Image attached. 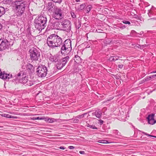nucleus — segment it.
I'll list each match as a JSON object with an SVG mask.
<instances>
[{
    "instance_id": "nucleus-42",
    "label": "nucleus",
    "mask_w": 156,
    "mask_h": 156,
    "mask_svg": "<svg viewBox=\"0 0 156 156\" xmlns=\"http://www.w3.org/2000/svg\"><path fill=\"white\" fill-rule=\"evenodd\" d=\"M68 147L70 149H72L74 148V147L73 146H69Z\"/></svg>"
},
{
    "instance_id": "nucleus-19",
    "label": "nucleus",
    "mask_w": 156,
    "mask_h": 156,
    "mask_svg": "<svg viewBox=\"0 0 156 156\" xmlns=\"http://www.w3.org/2000/svg\"><path fill=\"white\" fill-rule=\"evenodd\" d=\"M44 120L47 121L49 123H52L54 122H56L57 119L53 118H49L48 117L45 118Z\"/></svg>"
},
{
    "instance_id": "nucleus-32",
    "label": "nucleus",
    "mask_w": 156,
    "mask_h": 156,
    "mask_svg": "<svg viewBox=\"0 0 156 156\" xmlns=\"http://www.w3.org/2000/svg\"><path fill=\"white\" fill-rule=\"evenodd\" d=\"M12 0H3L4 3L6 4H10L12 2Z\"/></svg>"
},
{
    "instance_id": "nucleus-40",
    "label": "nucleus",
    "mask_w": 156,
    "mask_h": 156,
    "mask_svg": "<svg viewBox=\"0 0 156 156\" xmlns=\"http://www.w3.org/2000/svg\"><path fill=\"white\" fill-rule=\"evenodd\" d=\"M131 34H133L134 33H137L136 32L135 30H133L131 31Z\"/></svg>"
},
{
    "instance_id": "nucleus-18",
    "label": "nucleus",
    "mask_w": 156,
    "mask_h": 156,
    "mask_svg": "<svg viewBox=\"0 0 156 156\" xmlns=\"http://www.w3.org/2000/svg\"><path fill=\"white\" fill-rule=\"evenodd\" d=\"M54 5L51 2H49L48 5L46 6V8L48 9L49 11H52L54 9Z\"/></svg>"
},
{
    "instance_id": "nucleus-29",
    "label": "nucleus",
    "mask_w": 156,
    "mask_h": 156,
    "mask_svg": "<svg viewBox=\"0 0 156 156\" xmlns=\"http://www.w3.org/2000/svg\"><path fill=\"white\" fill-rule=\"evenodd\" d=\"M92 8V6L91 5H89L87 6L86 8V10L87 11V13L89 12L91 10Z\"/></svg>"
},
{
    "instance_id": "nucleus-10",
    "label": "nucleus",
    "mask_w": 156,
    "mask_h": 156,
    "mask_svg": "<svg viewBox=\"0 0 156 156\" xmlns=\"http://www.w3.org/2000/svg\"><path fill=\"white\" fill-rule=\"evenodd\" d=\"M12 74L5 73L4 72H2L0 69V78L3 80H9L12 77Z\"/></svg>"
},
{
    "instance_id": "nucleus-25",
    "label": "nucleus",
    "mask_w": 156,
    "mask_h": 156,
    "mask_svg": "<svg viewBox=\"0 0 156 156\" xmlns=\"http://www.w3.org/2000/svg\"><path fill=\"white\" fill-rule=\"evenodd\" d=\"M31 119L32 120H43L45 119V118L44 117H33L32 118H31Z\"/></svg>"
},
{
    "instance_id": "nucleus-30",
    "label": "nucleus",
    "mask_w": 156,
    "mask_h": 156,
    "mask_svg": "<svg viewBox=\"0 0 156 156\" xmlns=\"http://www.w3.org/2000/svg\"><path fill=\"white\" fill-rule=\"evenodd\" d=\"M98 142L102 144H107L108 143V141L107 140H98Z\"/></svg>"
},
{
    "instance_id": "nucleus-39",
    "label": "nucleus",
    "mask_w": 156,
    "mask_h": 156,
    "mask_svg": "<svg viewBox=\"0 0 156 156\" xmlns=\"http://www.w3.org/2000/svg\"><path fill=\"white\" fill-rule=\"evenodd\" d=\"M123 66V65L121 64V65H118V66L119 68L122 69V68Z\"/></svg>"
},
{
    "instance_id": "nucleus-51",
    "label": "nucleus",
    "mask_w": 156,
    "mask_h": 156,
    "mask_svg": "<svg viewBox=\"0 0 156 156\" xmlns=\"http://www.w3.org/2000/svg\"><path fill=\"white\" fill-rule=\"evenodd\" d=\"M114 131H115L116 133H117H117L118 132V131L117 130H114Z\"/></svg>"
},
{
    "instance_id": "nucleus-27",
    "label": "nucleus",
    "mask_w": 156,
    "mask_h": 156,
    "mask_svg": "<svg viewBox=\"0 0 156 156\" xmlns=\"http://www.w3.org/2000/svg\"><path fill=\"white\" fill-rule=\"evenodd\" d=\"M34 84V82L31 80H28L26 83L25 85H28L29 86H30L32 85H33Z\"/></svg>"
},
{
    "instance_id": "nucleus-2",
    "label": "nucleus",
    "mask_w": 156,
    "mask_h": 156,
    "mask_svg": "<svg viewBox=\"0 0 156 156\" xmlns=\"http://www.w3.org/2000/svg\"><path fill=\"white\" fill-rule=\"evenodd\" d=\"M47 21V18L45 15L37 17L34 21L35 28L38 30L41 31L46 27Z\"/></svg>"
},
{
    "instance_id": "nucleus-13",
    "label": "nucleus",
    "mask_w": 156,
    "mask_h": 156,
    "mask_svg": "<svg viewBox=\"0 0 156 156\" xmlns=\"http://www.w3.org/2000/svg\"><path fill=\"white\" fill-rule=\"evenodd\" d=\"M71 51L69 48H68L67 49L66 47L63 45L61 48V53L65 55H67Z\"/></svg>"
},
{
    "instance_id": "nucleus-1",
    "label": "nucleus",
    "mask_w": 156,
    "mask_h": 156,
    "mask_svg": "<svg viewBox=\"0 0 156 156\" xmlns=\"http://www.w3.org/2000/svg\"><path fill=\"white\" fill-rule=\"evenodd\" d=\"M71 26L70 21L67 20H63L60 23L58 22H54L51 25V27L53 29L63 30L70 34L72 32L71 31Z\"/></svg>"
},
{
    "instance_id": "nucleus-35",
    "label": "nucleus",
    "mask_w": 156,
    "mask_h": 156,
    "mask_svg": "<svg viewBox=\"0 0 156 156\" xmlns=\"http://www.w3.org/2000/svg\"><path fill=\"white\" fill-rule=\"evenodd\" d=\"M122 22L125 24H130V23L128 21H126V20H124L122 21Z\"/></svg>"
},
{
    "instance_id": "nucleus-44",
    "label": "nucleus",
    "mask_w": 156,
    "mask_h": 156,
    "mask_svg": "<svg viewBox=\"0 0 156 156\" xmlns=\"http://www.w3.org/2000/svg\"><path fill=\"white\" fill-rule=\"evenodd\" d=\"M58 148L61 149H65V148L64 147L62 146Z\"/></svg>"
},
{
    "instance_id": "nucleus-7",
    "label": "nucleus",
    "mask_w": 156,
    "mask_h": 156,
    "mask_svg": "<svg viewBox=\"0 0 156 156\" xmlns=\"http://www.w3.org/2000/svg\"><path fill=\"white\" fill-rule=\"evenodd\" d=\"M62 11L59 9H57L54 13L53 17L56 19L60 20L63 17L62 15Z\"/></svg>"
},
{
    "instance_id": "nucleus-34",
    "label": "nucleus",
    "mask_w": 156,
    "mask_h": 156,
    "mask_svg": "<svg viewBox=\"0 0 156 156\" xmlns=\"http://www.w3.org/2000/svg\"><path fill=\"white\" fill-rule=\"evenodd\" d=\"M71 14L72 16V17L74 18H76V16L75 14V13L73 12H71Z\"/></svg>"
},
{
    "instance_id": "nucleus-41",
    "label": "nucleus",
    "mask_w": 156,
    "mask_h": 156,
    "mask_svg": "<svg viewBox=\"0 0 156 156\" xmlns=\"http://www.w3.org/2000/svg\"><path fill=\"white\" fill-rule=\"evenodd\" d=\"M144 133V134H145L146 135H148V136H151V137H156V136H152V135H150L147 134L146 133H145L144 132V133Z\"/></svg>"
},
{
    "instance_id": "nucleus-6",
    "label": "nucleus",
    "mask_w": 156,
    "mask_h": 156,
    "mask_svg": "<svg viewBox=\"0 0 156 156\" xmlns=\"http://www.w3.org/2000/svg\"><path fill=\"white\" fill-rule=\"evenodd\" d=\"M55 41L53 34L50 35L48 38L47 40V43L48 45L50 47L52 48H55L56 47Z\"/></svg>"
},
{
    "instance_id": "nucleus-11",
    "label": "nucleus",
    "mask_w": 156,
    "mask_h": 156,
    "mask_svg": "<svg viewBox=\"0 0 156 156\" xmlns=\"http://www.w3.org/2000/svg\"><path fill=\"white\" fill-rule=\"evenodd\" d=\"M147 119L148 123L150 124L153 125L156 123V120L154 119V114L149 115Z\"/></svg>"
},
{
    "instance_id": "nucleus-9",
    "label": "nucleus",
    "mask_w": 156,
    "mask_h": 156,
    "mask_svg": "<svg viewBox=\"0 0 156 156\" xmlns=\"http://www.w3.org/2000/svg\"><path fill=\"white\" fill-rule=\"evenodd\" d=\"M53 35L56 43L55 45H56V47L60 46L62 43V38L57 34H54Z\"/></svg>"
},
{
    "instance_id": "nucleus-14",
    "label": "nucleus",
    "mask_w": 156,
    "mask_h": 156,
    "mask_svg": "<svg viewBox=\"0 0 156 156\" xmlns=\"http://www.w3.org/2000/svg\"><path fill=\"white\" fill-rule=\"evenodd\" d=\"M26 66L27 69L29 73H32L34 72V68L32 65L30 63H27Z\"/></svg>"
},
{
    "instance_id": "nucleus-16",
    "label": "nucleus",
    "mask_w": 156,
    "mask_h": 156,
    "mask_svg": "<svg viewBox=\"0 0 156 156\" xmlns=\"http://www.w3.org/2000/svg\"><path fill=\"white\" fill-rule=\"evenodd\" d=\"M9 9L7 8L5 9L3 7H0V17L4 14L6 11H8Z\"/></svg>"
},
{
    "instance_id": "nucleus-3",
    "label": "nucleus",
    "mask_w": 156,
    "mask_h": 156,
    "mask_svg": "<svg viewBox=\"0 0 156 156\" xmlns=\"http://www.w3.org/2000/svg\"><path fill=\"white\" fill-rule=\"evenodd\" d=\"M14 8L16 11L18 16H21L25 11L26 4L23 1H16L15 2Z\"/></svg>"
},
{
    "instance_id": "nucleus-26",
    "label": "nucleus",
    "mask_w": 156,
    "mask_h": 156,
    "mask_svg": "<svg viewBox=\"0 0 156 156\" xmlns=\"http://www.w3.org/2000/svg\"><path fill=\"white\" fill-rule=\"evenodd\" d=\"M85 6V4H83L79 5L77 7V9L78 10L80 11L83 9Z\"/></svg>"
},
{
    "instance_id": "nucleus-49",
    "label": "nucleus",
    "mask_w": 156,
    "mask_h": 156,
    "mask_svg": "<svg viewBox=\"0 0 156 156\" xmlns=\"http://www.w3.org/2000/svg\"><path fill=\"white\" fill-rule=\"evenodd\" d=\"M126 27L125 26H123L121 27V28L122 29H124Z\"/></svg>"
},
{
    "instance_id": "nucleus-28",
    "label": "nucleus",
    "mask_w": 156,
    "mask_h": 156,
    "mask_svg": "<svg viewBox=\"0 0 156 156\" xmlns=\"http://www.w3.org/2000/svg\"><path fill=\"white\" fill-rule=\"evenodd\" d=\"M3 116L5 117L9 118H15L16 117H15L14 116L10 115L9 114H4Z\"/></svg>"
},
{
    "instance_id": "nucleus-21",
    "label": "nucleus",
    "mask_w": 156,
    "mask_h": 156,
    "mask_svg": "<svg viewBox=\"0 0 156 156\" xmlns=\"http://www.w3.org/2000/svg\"><path fill=\"white\" fill-rule=\"evenodd\" d=\"M28 81V78L26 76L22 78L21 80H20V82L25 85L27 82Z\"/></svg>"
},
{
    "instance_id": "nucleus-45",
    "label": "nucleus",
    "mask_w": 156,
    "mask_h": 156,
    "mask_svg": "<svg viewBox=\"0 0 156 156\" xmlns=\"http://www.w3.org/2000/svg\"><path fill=\"white\" fill-rule=\"evenodd\" d=\"M74 121L75 122L77 123L79 122V120L78 119H75L74 120Z\"/></svg>"
},
{
    "instance_id": "nucleus-22",
    "label": "nucleus",
    "mask_w": 156,
    "mask_h": 156,
    "mask_svg": "<svg viewBox=\"0 0 156 156\" xmlns=\"http://www.w3.org/2000/svg\"><path fill=\"white\" fill-rule=\"evenodd\" d=\"M119 58V56H111L109 58V60L111 62H115V61L118 60Z\"/></svg>"
},
{
    "instance_id": "nucleus-31",
    "label": "nucleus",
    "mask_w": 156,
    "mask_h": 156,
    "mask_svg": "<svg viewBox=\"0 0 156 156\" xmlns=\"http://www.w3.org/2000/svg\"><path fill=\"white\" fill-rule=\"evenodd\" d=\"M86 114H87V113H84L81 115H78L76 117L79 119L82 118H83L84 117V116Z\"/></svg>"
},
{
    "instance_id": "nucleus-38",
    "label": "nucleus",
    "mask_w": 156,
    "mask_h": 156,
    "mask_svg": "<svg viewBox=\"0 0 156 156\" xmlns=\"http://www.w3.org/2000/svg\"><path fill=\"white\" fill-rule=\"evenodd\" d=\"M148 45L144 44V45H141L142 48L143 49V48L147 47V46Z\"/></svg>"
},
{
    "instance_id": "nucleus-43",
    "label": "nucleus",
    "mask_w": 156,
    "mask_h": 156,
    "mask_svg": "<svg viewBox=\"0 0 156 156\" xmlns=\"http://www.w3.org/2000/svg\"><path fill=\"white\" fill-rule=\"evenodd\" d=\"M79 153L81 154H85V152L84 151H79Z\"/></svg>"
},
{
    "instance_id": "nucleus-36",
    "label": "nucleus",
    "mask_w": 156,
    "mask_h": 156,
    "mask_svg": "<svg viewBox=\"0 0 156 156\" xmlns=\"http://www.w3.org/2000/svg\"><path fill=\"white\" fill-rule=\"evenodd\" d=\"M150 77L151 80L154 79L156 77V74L150 76Z\"/></svg>"
},
{
    "instance_id": "nucleus-5",
    "label": "nucleus",
    "mask_w": 156,
    "mask_h": 156,
    "mask_svg": "<svg viewBox=\"0 0 156 156\" xmlns=\"http://www.w3.org/2000/svg\"><path fill=\"white\" fill-rule=\"evenodd\" d=\"M36 72L37 75L39 77H44L47 73V67L43 65H40L37 68Z\"/></svg>"
},
{
    "instance_id": "nucleus-8",
    "label": "nucleus",
    "mask_w": 156,
    "mask_h": 156,
    "mask_svg": "<svg viewBox=\"0 0 156 156\" xmlns=\"http://www.w3.org/2000/svg\"><path fill=\"white\" fill-rule=\"evenodd\" d=\"M8 46V42L6 39H0V51L5 50Z\"/></svg>"
},
{
    "instance_id": "nucleus-52",
    "label": "nucleus",
    "mask_w": 156,
    "mask_h": 156,
    "mask_svg": "<svg viewBox=\"0 0 156 156\" xmlns=\"http://www.w3.org/2000/svg\"><path fill=\"white\" fill-rule=\"evenodd\" d=\"M156 73V71H153L151 73Z\"/></svg>"
},
{
    "instance_id": "nucleus-17",
    "label": "nucleus",
    "mask_w": 156,
    "mask_h": 156,
    "mask_svg": "<svg viewBox=\"0 0 156 156\" xmlns=\"http://www.w3.org/2000/svg\"><path fill=\"white\" fill-rule=\"evenodd\" d=\"M92 114L95 115L97 118L100 119L101 117L102 113L100 110L98 109L96 110L94 113H93Z\"/></svg>"
},
{
    "instance_id": "nucleus-37",
    "label": "nucleus",
    "mask_w": 156,
    "mask_h": 156,
    "mask_svg": "<svg viewBox=\"0 0 156 156\" xmlns=\"http://www.w3.org/2000/svg\"><path fill=\"white\" fill-rule=\"evenodd\" d=\"M90 127L93 129H97V128L94 125H90Z\"/></svg>"
},
{
    "instance_id": "nucleus-4",
    "label": "nucleus",
    "mask_w": 156,
    "mask_h": 156,
    "mask_svg": "<svg viewBox=\"0 0 156 156\" xmlns=\"http://www.w3.org/2000/svg\"><path fill=\"white\" fill-rule=\"evenodd\" d=\"M30 59L32 61H38L41 60L40 53L39 50L35 48H32L29 51Z\"/></svg>"
},
{
    "instance_id": "nucleus-46",
    "label": "nucleus",
    "mask_w": 156,
    "mask_h": 156,
    "mask_svg": "<svg viewBox=\"0 0 156 156\" xmlns=\"http://www.w3.org/2000/svg\"><path fill=\"white\" fill-rule=\"evenodd\" d=\"M99 121L101 125L103 123V121L101 120H100Z\"/></svg>"
},
{
    "instance_id": "nucleus-33",
    "label": "nucleus",
    "mask_w": 156,
    "mask_h": 156,
    "mask_svg": "<svg viewBox=\"0 0 156 156\" xmlns=\"http://www.w3.org/2000/svg\"><path fill=\"white\" fill-rule=\"evenodd\" d=\"M151 79H150V76H147L145 77L143 80V81L144 82L145 81H148L150 80H151Z\"/></svg>"
},
{
    "instance_id": "nucleus-48",
    "label": "nucleus",
    "mask_w": 156,
    "mask_h": 156,
    "mask_svg": "<svg viewBox=\"0 0 156 156\" xmlns=\"http://www.w3.org/2000/svg\"><path fill=\"white\" fill-rule=\"evenodd\" d=\"M137 47L139 48H140L141 49L142 48L141 45L138 44Z\"/></svg>"
},
{
    "instance_id": "nucleus-23",
    "label": "nucleus",
    "mask_w": 156,
    "mask_h": 156,
    "mask_svg": "<svg viewBox=\"0 0 156 156\" xmlns=\"http://www.w3.org/2000/svg\"><path fill=\"white\" fill-rule=\"evenodd\" d=\"M75 61L77 63H79L81 62V59L80 57L77 55H75L74 58Z\"/></svg>"
},
{
    "instance_id": "nucleus-50",
    "label": "nucleus",
    "mask_w": 156,
    "mask_h": 156,
    "mask_svg": "<svg viewBox=\"0 0 156 156\" xmlns=\"http://www.w3.org/2000/svg\"><path fill=\"white\" fill-rule=\"evenodd\" d=\"M90 125H89V124H87V126L88 127H90Z\"/></svg>"
},
{
    "instance_id": "nucleus-12",
    "label": "nucleus",
    "mask_w": 156,
    "mask_h": 156,
    "mask_svg": "<svg viewBox=\"0 0 156 156\" xmlns=\"http://www.w3.org/2000/svg\"><path fill=\"white\" fill-rule=\"evenodd\" d=\"M63 45L66 47L67 49L68 48H69L70 50H71V41L70 39H67L65 40L63 43Z\"/></svg>"
},
{
    "instance_id": "nucleus-20",
    "label": "nucleus",
    "mask_w": 156,
    "mask_h": 156,
    "mask_svg": "<svg viewBox=\"0 0 156 156\" xmlns=\"http://www.w3.org/2000/svg\"><path fill=\"white\" fill-rule=\"evenodd\" d=\"M49 60L52 62H56L58 61V57L56 55H51L50 57Z\"/></svg>"
},
{
    "instance_id": "nucleus-47",
    "label": "nucleus",
    "mask_w": 156,
    "mask_h": 156,
    "mask_svg": "<svg viewBox=\"0 0 156 156\" xmlns=\"http://www.w3.org/2000/svg\"><path fill=\"white\" fill-rule=\"evenodd\" d=\"M21 75V74L20 73H18V74H17V79H19V78L18 77H19Z\"/></svg>"
},
{
    "instance_id": "nucleus-15",
    "label": "nucleus",
    "mask_w": 156,
    "mask_h": 156,
    "mask_svg": "<svg viewBox=\"0 0 156 156\" xmlns=\"http://www.w3.org/2000/svg\"><path fill=\"white\" fill-rule=\"evenodd\" d=\"M69 56L67 55L65 57L63 58L60 61L63 64V65L65 66L67 62L69 60Z\"/></svg>"
},
{
    "instance_id": "nucleus-24",
    "label": "nucleus",
    "mask_w": 156,
    "mask_h": 156,
    "mask_svg": "<svg viewBox=\"0 0 156 156\" xmlns=\"http://www.w3.org/2000/svg\"><path fill=\"white\" fill-rule=\"evenodd\" d=\"M64 66L60 61L58 62L56 65L57 68L58 69H61Z\"/></svg>"
},
{
    "instance_id": "nucleus-53",
    "label": "nucleus",
    "mask_w": 156,
    "mask_h": 156,
    "mask_svg": "<svg viewBox=\"0 0 156 156\" xmlns=\"http://www.w3.org/2000/svg\"><path fill=\"white\" fill-rule=\"evenodd\" d=\"M75 0L76 2H79V1H80V0Z\"/></svg>"
}]
</instances>
